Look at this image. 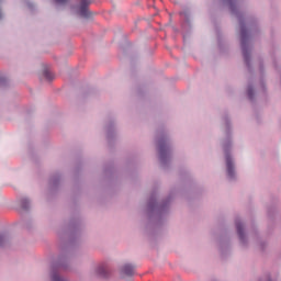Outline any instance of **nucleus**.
Wrapping results in <instances>:
<instances>
[{
	"label": "nucleus",
	"instance_id": "nucleus-1",
	"mask_svg": "<svg viewBox=\"0 0 281 281\" xmlns=\"http://www.w3.org/2000/svg\"><path fill=\"white\" fill-rule=\"evenodd\" d=\"M80 5H79V14L80 16H89V4L91 1L89 0H80Z\"/></svg>",
	"mask_w": 281,
	"mask_h": 281
},
{
	"label": "nucleus",
	"instance_id": "nucleus-2",
	"mask_svg": "<svg viewBox=\"0 0 281 281\" xmlns=\"http://www.w3.org/2000/svg\"><path fill=\"white\" fill-rule=\"evenodd\" d=\"M226 166H227V173L228 177H234V162L232 161V157L226 156Z\"/></svg>",
	"mask_w": 281,
	"mask_h": 281
},
{
	"label": "nucleus",
	"instance_id": "nucleus-3",
	"mask_svg": "<svg viewBox=\"0 0 281 281\" xmlns=\"http://www.w3.org/2000/svg\"><path fill=\"white\" fill-rule=\"evenodd\" d=\"M159 153H160V161H164L166 158V153H168V147H166V144L164 142L159 143Z\"/></svg>",
	"mask_w": 281,
	"mask_h": 281
},
{
	"label": "nucleus",
	"instance_id": "nucleus-4",
	"mask_svg": "<svg viewBox=\"0 0 281 281\" xmlns=\"http://www.w3.org/2000/svg\"><path fill=\"white\" fill-rule=\"evenodd\" d=\"M241 49H243L245 61L247 63L248 55H247V48L245 46V31H241Z\"/></svg>",
	"mask_w": 281,
	"mask_h": 281
},
{
	"label": "nucleus",
	"instance_id": "nucleus-5",
	"mask_svg": "<svg viewBox=\"0 0 281 281\" xmlns=\"http://www.w3.org/2000/svg\"><path fill=\"white\" fill-rule=\"evenodd\" d=\"M123 273H125V276H133V273H135V268L131 265H126L123 268Z\"/></svg>",
	"mask_w": 281,
	"mask_h": 281
},
{
	"label": "nucleus",
	"instance_id": "nucleus-6",
	"mask_svg": "<svg viewBox=\"0 0 281 281\" xmlns=\"http://www.w3.org/2000/svg\"><path fill=\"white\" fill-rule=\"evenodd\" d=\"M21 207H22V210H29V207H30V200H27V199H22L21 200Z\"/></svg>",
	"mask_w": 281,
	"mask_h": 281
},
{
	"label": "nucleus",
	"instance_id": "nucleus-7",
	"mask_svg": "<svg viewBox=\"0 0 281 281\" xmlns=\"http://www.w3.org/2000/svg\"><path fill=\"white\" fill-rule=\"evenodd\" d=\"M236 227H237V234H238L239 238H243V224L237 222Z\"/></svg>",
	"mask_w": 281,
	"mask_h": 281
},
{
	"label": "nucleus",
	"instance_id": "nucleus-8",
	"mask_svg": "<svg viewBox=\"0 0 281 281\" xmlns=\"http://www.w3.org/2000/svg\"><path fill=\"white\" fill-rule=\"evenodd\" d=\"M52 280L53 281H65L63 278H60V276H58V273L54 272L52 274Z\"/></svg>",
	"mask_w": 281,
	"mask_h": 281
},
{
	"label": "nucleus",
	"instance_id": "nucleus-9",
	"mask_svg": "<svg viewBox=\"0 0 281 281\" xmlns=\"http://www.w3.org/2000/svg\"><path fill=\"white\" fill-rule=\"evenodd\" d=\"M69 0H55V3H58V5H65Z\"/></svg>",
	"mask_w": 281,
	"mask_h": 281
},
{
	"label": "nucleus",
	"instance_id": "nucleus-10",
	"mask_svg": "<svg viewBox=\"0 0 281 281\" xmlns=\"http://www.w3.org/2000/svg\"><path fill=\"white\" fill-rule=\"evenodd\" d=\"M248 97H249V98H254V92H252L251 89H248Z\"/></svg>",
	"mask_w": 281,
	"mask_h": 281
},
{
	"label": "nucleus",
	"instance_id": "nucleus-11",
	"mask_svg": "<svg viewBox=\"0 0 281 281\" xmlns=\"http://www.w3.org/2000/svg\"><path fill=\"white\" fill-rule=\"evenodd\" d=\"M45 77L48 78L49 80L52 79V76H49V72H45Z\"/></svg>",
	"mask_w": 281,
	"mask_h": 281
},
{
	"label": "nucleus",
	"instance_id": "nucleus-12",
	"mask_svg": "<svg viewBox=\"0 0 281 281\" xmlns=\"http://www.w3.org/2000/svg\"><path fill=\"white\" fill-rule=\"evenodd\" d=\"M3 240V236L0 235V245H1V241Z\"/></svg>",
	"mask_w": 281,
	"mask_h": 281
},
{
	"label": "nucleus",
	"instance_id": "nucleus-13",
	"mask_svg": "<svg viewBox=\"0 0 281 281\" xmlns=\"http://www.w3.org/2000/svg\"><path fill=\"white\" fill-rule=\"evenodd\" d=\"M0 19H1V12H0Z\"/></svg>",
	"mask_w": 281,
	"mask_h": 281
}]
</instances>
